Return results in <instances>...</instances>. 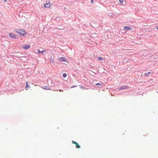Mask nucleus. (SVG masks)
I'll return each mask as SVG.
<instances>
[{
    "label": "nucleus",
    "instance_id": "9d476101",
    "mask_svg": "<svg viewBox=\"0 0 158 158\" xmlns=\"http://www.w3.org/2000/svg\"><path fill=\"white\" fill-rule=\"evenodd\" d=\"M43 88L44 89L47 90L51 89V88H50V87H49L48 86H43Z\"/></svg>",
    "mask_w": 158,
    "mask_h": 158
},
{
    "label": "nucleus",
    "instance_id": "5701e85b",
    "mask_svg": "<svg viewBox=\"0 0 158 158\" xmlns=\"http://www.w3.org/2000/svg\"><path fill=\"white\" fill-rule=\"evenodd\" d=\"M91 2L92 4H93L94 3V0H91Z\"/></svg>",
    "mask_w": 158,
    "mask_h": 158
},
{
    "label": "nucleus",
    "instance_id": "7ed1b4c3",
    "mask_svg": "<svg viewBox=\"0 0 158 158\" xmlns=\"http://www.w3.org/2000/svg\"><path fill=\"white\" fill-rule=\"evenodd\" d=\"M9 36L11 38L15 39H18V38H16V36L12 33H10L9 34Z\"/></svg>",
    "mask_w": 158,
    "mask_h": 158
},
{
    "label": "nucleus",
    "instance_id": "f257e3e1",
    "mask_svg": "<svg viewBox=\"0 0 158 158\" xmlns=\"http://www.w3.org/2000/svg\"><path fill=\"white\" fill-rule=\"evenodd\" d=\"M14 31L19 34L21 35L24 36L26 34V33L25 31L23 29H15L14 30Z\"/></svg>",
    "mask_w": 158,
    "mask_h": 158
},
{
    "label": "nucleus",
    "instance_id": "b1692460",
    "mask_svg": "<svg viewBox=\"0 0 158 158\" xmlns=\"http://www.w3.org/2000/svg\"><path fill=\"white\" fill-rule=\"evenodd\" d=\"M156 28L158 30V25L156 26Z\"/></svg>",
    "mask_w": 158,
    "mask_h": 158
},
{
    "label": "nucleus",
    "instance_id": "393cba45",
    "mask_svg": "<svg viewBox=\"0 0 158 158\" xmlns=\"http://www.w3.org/2000/svg\"><path fill=\"white\" fill-rule=\"evenodd\" d=\"M4 1H7V0H3Z\"/></svg>",
    "mask_w": 158,
    "mask_h": 158
},
{
    "label": "nucleus",
    "instance_id": "9b49d317",
    "mask_svg": "<svg viewBox=\"0 0 158 158\" xmlns=\"http://www.w3.org/2000/svg\"><path fill=\"white\" fill-rule=\"evenodd\" d=\"M102 84L103 83L101 82L100 83H98L96 84H95V85L96 86H99V87H101L102 86Z\"/></svg>",
    "mask_w": 158,
    "mask_h": 158
},
{
    "label": "nucleus",
    "instance_id": "aec40b11",
    "mask_svg": "<svg viewBox=\"0 0 158 158\" xmlns=\"http://www.w3.org/2000/svg\"><path fill=\"white\" fill-rule=\"evenodd\" d=\"M80 88L83 90L85 89V88L84 87L82 86H81L80 87Z\"/></svg>",
    "mask_w": 158,
    "mask_h": 158
},
{
    "label": "nucleus",
    "instance_id": "423d86ee",
    "mask_svg": "<svg viewBox=\"0 0 158 158\" xmlns=\"http://www.w3.org/2000/svg\"><path fill=\"white\" fill-rule=\"evenodd\" d=\"M124 28L125 30L127 31H130L132 29V27L127 26L124 27Z\"/></svg>",
    "mask_w": 158,
    "mask_h": 158
},
{
    "label": "nucleus",
    "instance_id": "f3484780",
    "mask_svg": "<svg viewBox=\"0 0 158 158\" xmlns=\"http://www.w3.org/2000/svg\"><path fill=\"white\" fill-rule=\"evenodd\" d=\"M123 0H119V2L120 4H122L123 2Z\"/></svg>",
    "mask_w": 158,
    "mask_h": 158
},
{
    "label": "nucleus",
    "instance_id": "ddd939ff",
    "mask_svg": "<svg viewBox=\"0 0 158 158\" xmlns=\"http://www.w3.org/2000/svg\"><path fill=\"white\" fill-rule=\"evenodd\" d=\"M150 73H151V72H149L148 73H144V75L145 77H147L148 75V74H149Z\"/></svg>",
    "mask_w": 158,
    "mask_h": 158
},
{
    "label": "nucleus",
    "instance_id": "39448f33",
    "mask_svg": "<svg viewBox=\"0 0 158 158\" xmlns=\"http://www.w3.org/2000/svg\"><path fill=\"white\" fill-rule=\"evenodd\" d=\"M44 6L45 8H49L51 6V3L50 2H48L44 4Z\"/></svg>",
    "mask_w": 158,
    "mask_h": 158
},
{
    "label": "nucleus",
    "instance_id": "4be33fe9",
    "mask_svg": "<svg viewBox=\"0 0 158 158\" xmlns=\"http://www.w3.org/2000/svg\"><path fill=\"white\" fill-rule=\"evenodd\" d=\"M72 143H75L76 144V143H77L75 141H72Z\"/></svg>",
    "mask_w": 158,
    "mask_h": 158
},
{
    "label": "nucleus",
    "instance_id": "2eb2a0df",
    "mask_svg": "<svg viewBox=\"0 0 158 158\" xmlns=\"http://www.w3.org/2000/svg\"><path fill=\"white\" fill-rule=\"evenodd\" d=\"M76 148H80V146L78 144V143H76Z\"/></svg>",
    "mask_w": 158,
    "mask_h": 158
},
{
    "label": "nucleus",
    "instance_id": "f03ea898",
    "mask_svg": "<svg viewBox=\"0 0 158 158\" xmlns=\"http://www.w3.org/2000/svg\"><path fill=\"white\" fill-rule=\"evenodd\" d=\"M48 83L51 89L52 90L55 86V84L54 83L53 81L51 79L48 80Z\"/></svg>",
    "mask_w": 158,
    "mask_h": 158
},
{
    "label": "nucleus",
    "instance_id": "4468645a",
    "mask_svg": "<svg viewBox=\"0 0 158 158\" xmlns=\"http://www.w3.org/2000/svg\"><path fill=\"white\" fill-rule=\"evenodd\" d=\"M67 74L65 73H64L62 74V77L64 78H65L67 77Z\"/></svg>",
    "mask_w": 158,
    "mask_h": 158
},
{
    "label": "nucleus",
    "instance_id": "a211bd4d",
    "mask_svg": "<svg viewBox=\"0 0 158 158\" xmlns=\"http://www.w3.org/2000/svg\"><path fill=\"white\" fill-rule=\"evenodd\" d=\"M109 15L110 16L112 17L113 16V13H110L109 14Z\"/></svg>",
    "mask_w": 158,
    "mask_h": 158
},
{
    "label": "nucleus",
    "instance_id": "6e6552de",
    "mask_svg": "<svg viewBox=\"0 0 158 158\" xmlns=\"http://www.w3.org/2000/svg\"><path fill=\"white\" fill-rule=\"evenodd\" d=\"M127 87L128 86L127 85H122L119 87V89L120 90L125 89H127Z\"/></svg>",
    "mask_w": 158,
    "mask_h": 158
},
{
    "label": "nucleus",
    "instance_id": "412c9836",
    "mask_svg": "<svg viewBox=\"0 0 158 158\" xmlns=\"http://www.w3.org/2000/svg\"><path fill=\"white\" fill-rule=\"evenodd\" d=\"M77 86H76V85H73V86H71L70 87V88H74V87H77Z\"/></svg>",
    "mask_w": 158,
    "mask_h": 158
},
{
    "label": "nucleus",
    "instance_id": "20e7f679",
    "mask_svg": "<svg viewBox=\"0 0 158 158\" xmlns=\"http://www.w3.org/2000/svg\"><path fill=\"white\" fill-rule=\"evenodd\" d=\"M30 47V46L28 44H24L23 46V48L24 49H28Z\"/></svg>",
    "mask_w": 158,
    "mask_h": 158
},
{
    "label": "nucleus",
    "instance_id": "dca6fc26",
    "mask_svg": "<svg viewBox=\"0 0 158 158\" xmlns=\"http://www.w3.org/2000/svg\"><path fill=\"white\" fill-rule=\"evenodd\" d=\"M98 60H103V58L101 56L98 57Z\"/></svg>",
    "mask_w": 158,
    "mask_h": 158
},
{
    "label": "nucleus",
    "instance_id": "1a4fd4ad",
    "mask_svg": "<svg viewBox=\"0 0 158 158\" xmlns=\"http://www.w3.org/2000/svg\"><path fill=\"white\" fill-rule=\"evenodd\" d=\"M37 51L38 53H41V54H43L44 53H45L46 52V50H44L42 51H40L39 49H37Z\"/></svg>",
    "mask_w": 158,
    "mask_h": 158
},
{
    "label": "nucleus",
    "instance_id": "6ab92c4d",
    "mask_svg": "<svg viewBox=\"0 0 158 158\" xmlns=\"http://www.w3.org/2000/svg\"><path fill=\"white\" fill-rule=\"evenodd\" d=\"M50 61L52 63H53L54 62V60L52 57L51 58H50Z\"/></svg>",
    "mask_w": 158,
    "mask_h": 158
},
{
    "label": "nucleus",
    "instance_id": "0eeeda50",
    "mask_svg": "<svg viewBox=\"0 0 158 158\" xmlns=\"http://www.w3.org/2000/svg\"><path fill=\"white\" fill-rule=\"evenodd\" d=\"M60 61L61 62H65L66 61V58L64 57H61L59 58Z\"/></svg>",
    "mask_w": 158,
    "mask_h": 158
},
{
    "label": "nucleus",
    "instance_id": "f8f14e48",
    "mask_svg": "<svg viewBox=\"0 0 158 158\" xmlns=\"http://www.w3.org/2000/svg\"><path fill=\"white\" fill-rule=\"evenodd\" d=\"M30 86H29V85L28 84V83L27 82H26V86H25V88L26 89V90H27L28 89L27 88L29 87Z\"/></svg>",
    "mask_w": 158,
    "mask_h": 158
}]
</instances>
